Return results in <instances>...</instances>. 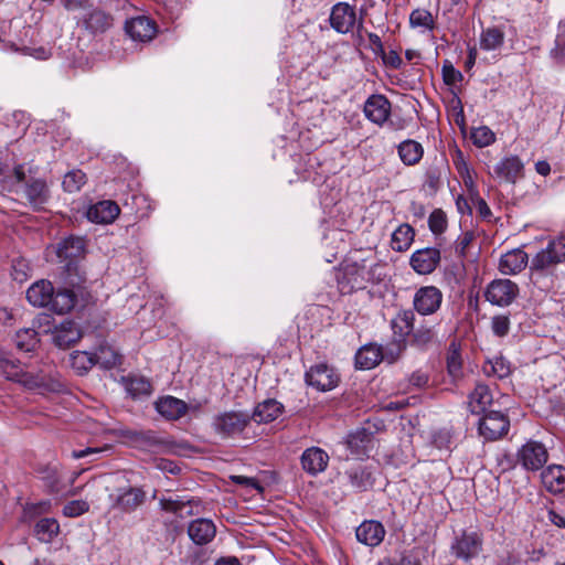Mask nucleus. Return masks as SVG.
<instances>
[{
	"label": "nucleus",
	"instance_id": "1a4fd4ad",
	"mask_svg": "<svg viewBox=\"0 0 565 565\" xmlns=\"http://www.w3.org/2000/svg\"><path fill=\"white\" fill-rule=\"evenodd\" d=\"M111 509L122 513L135 512L147 498L146 491L140 487L119 488L115 494H110Z\"/></svg>",
	"mask_w": 565,
	"mask_h": 565
},
{
	"label": "nucleus",
	"instance_id": "39448f33",
	"mask_svg": "<svg viewBox=\"0 0 565 565\" xmlns=\"http://www.w3.org/2000/svg\"><path fill=\"white\" fill-rule=\"evenodd\" d=\"M548 460V451L544 444L529 440L516 452V462L526 471H539Z\"/></svg>",
	"mask_w": 565,
	"mask_h": 565
},
{
	"label": "nucleus",
	"instance_id": "680f3d73",
	"mask_svg": "<svg viewBox=\"0 0 565 565\" xmlns=\"http://www.w3.org/2000/svg\"><path fill=\"white\" fill-rule=\"evenodd\" d=\"M471 202L475 204L479 215L482 218H488L491 216L492 213L489 205L482 198L479 196L478 193L471 194Z\"/></svg>",
	"mask_w": 565,
	"mask_h": 565
},
{
	"label": "nucleus",
	"instance_id": "c03bdc74",
	"mask_svg": "<svg viewBox=\"0 0 565 565\" xmlns=\"http://www.w3.org/2000/svg\"><path fill=\"white\" fill-rule=\"evenodd\" d=\"M14 343L20 351L31 352L39 344L38 332L33 328L21 329L15 333Z\"/></svg>",
	"mask_w": 565,
	"mask_h": 565
},
{
	"label": "nucleus",
	"instance_id": "c756f323",
	"mask_svg": "<svg viewBox=\"0 0 565 565\" xmlns=\"http://www.w3.org/2000/svg\"><path fill=\"white\" fill-rule=\"evenodd\" d=\"M494 173L507 182L515 183L523 175V163L516 156L504 158L494 167Z\"/></svg>",
	"mask_w": 565,
	"mask_h": 565
},
{
	"label": "nucleus",
	"instance_id": "dca6fc26",
	"mask_svg": "<svg viewBox=\"0 0 565 565\" xmlns=\"http://www.w3.org/2000/svg\"><path fill=\"white\" fill-rule=\"evenodd\" d=\"M125 31L135 41L148 42L156 36L157 24L150 18L139 15L126 21Z\"/></svg>",
	"mask_w": 565,
	"mask_h": 565
},
{
	"label": "nucleus",
	"instance_id": "79ce46f5",
	"mask_svg": "<svg viewBox=\"0 0 565 565\" xmlns=\"http://www.w3.org/2000/svg\"><path fill=\"white\" fill-rule=\"evenodd\" d=\"M505 34L498 26L484 29L480 35V47L484 51H493L500 49L504 43Z\"/></svg>",
	"mask_w": 565,
	"mask_h": 565
},
{
	"label": "nucleus",
	"instance_id": "20e7f679",
	"mask_svg": "<svg viewBox=\"0 0 565 565\" xmlns=\"http://www.w3.org/2000/svg\"><path fill=\"white\" fill-rule=\"evenodd\" d=\"M250 423L248 413L241 411H228L215 416L213 422L214 430L223 437L241 435Z\"/></svg>",
	"mask_w": 565,
	"mask_h": 565
},
{
	"label": "nucleus",
	"instance_id": "4c0bfd02",
	"mask_svg": "<svg viewBox=\"0 0 565 565\" xmlns=\"http://www.w3.org/2000/svg\"><path fill=\"white\" fill-rule=\"evenodd\" d=\"M372 434L365 428L356 429L350 433L347 438L348 448L354 456H363L367 451V446L371 443Z\"/></svg>",
	"mask_w": 565,
	"mask_h": 565
},
{
	"label": "nucleus",
	"instance_id": "f8f14e48",
	"mask_svg": "<svg viewBox=\"0 0 565 565\" xmlns=\"http://www.w3.org/2000/svg\"><path fill=\"white\" fill-rule=\"evenodd\" d=\"M308 385L321 392L331 391L338 386L340 376L334 369L324 363L311 366L305 375Z\"/></svg>",
	"mask_w": 565,
	"mask_h": 565
},
{
	"label": "nucleus",
	"instance_id": "a878e982",
	"mask_svg": "<svg viewBox=\"0 0 565 565\" xmlns=\"http://www.w3.org/2000/svg\"><path fill=\"white\" fill-rule=\"evenodd\" d=\"M527 262V254L521 248H515L501 256L499 269L504 275H515L526 267Z\"/></svg>",
	"mask_w": 565,
	"mask_h": 565
},
{
	"label": "nucleus",
	"instance_id": "2eb2a0df",
	"mask_svg": "<svg viewBox=\"0 0 565 565\" xmlns=\"http://www.w3.org/2000/svg\"><path fill=\"white\" fill-rule=\"evenodd\" d=\"M391 102L381 94L371 95L364 103L365 117L377 126H383L391 115Z\"/></svg>",
	"mask_w": 565,
	"mask_h": 565
},
{
	"label": "nucleus",
	"instance_id": "13d9d810",
	"mask_svg": "<svg viewBox=\"0 0 565 565\" xmlns=\"http://www.w3.org/2000/svg\"><path fill=\"white\" fill-rule=\"evenodd\" d=\"M11 49L13 51H17V52L18 51L22 52L25 55L33 56L36 60H47L52 55L51 50L46 49L44 46H39V47H28V46H24L22 49H18L14 44H11Z\"/></svg>",
	"mask_w": 565,
	"mask_h": 565
},
{
	"label": "nucleus",
	"instance_id": "864d4df0",
	"mask_svg": "<svg viewBox=\"0 0 565 565\" xmlns=\"http://www.w3.org/2000/svg\"><path fill=\"white\" fill-rule=\"evenodd\" d=\"M441 73L444 83L448 86L455 85L456 83L461 82L463 79L462 73L455 68L452 63L448 60L444 61Z\"/></svg>",
	"mask_w": 565,
	"mask_h": 565
},
{
	"label": "nucleus",
	"instance_id": "a18cd8bd",
	"mask_svg": "<svg viewBox=\"0 0 565 565\" xmlns=\"http://www.w3.org/2000/svg\"><path fill=\"white\" fill-rule=\"evenodd\" d=\"M484 372L488 375H494L498 379H505L511 373L510 362L505 360L503 356H494L484 366Z\"/></svg>",
	"mask_w": 565,
	"mask_h": 565
},
{
	"label": "nucleus",
	"instance_id": "c85d7f7f",
	"mask_svg": "<svg viewBox=\"0 0 565 565\" xmlns=\"http://www.w3.org/2000/svg\"><path fill=\"white\" fill-rule=\"evenodd\" d=\"M350 486L359 492L367 491L373 487L374 479L371 470L362 465H356L345 471Z\"/></svg>",
	"mask_w": 565,
	"mask_h": 565
},
{
	"label": "nucleus",
	"instance_id": "8fccbe9b",
	"mask_svg": "<svg viewBox=\"0 0 565 565\" xmlns=\"http://www.w3.org/2000/svg\"><path fill=\"white\" fill-rule=\"evenodd\" d=\"M471 140L477 147L483 148L495 141V135L489 127L480 126L472 129Z\"/></svg>",
	"mask_w": 565,
	"mask_h": 565
},
{
	"label": "nucleus",
	"instance_id": "a19ab883",
	"mask_svg": "<svg viewBox=\"0 0 565 565\" xmlns=\"http://www.w3.org/2000/svg\"><path fill=\"white\" fill-rule=\"evenodd\" d=\"M95 364L103 369L110 370L121 364V355L110 345L103 344L94 353Z\"/></svg>",
	"mask_w": 565,
	"mask_h": 565
},
{
	"label": "nucleus",
	"instance_id": "7ed1b4c3",
	"mask_svg": "<svg viewBox=\"0 0 565 565\" xmlns=\"http://www.w3.org/2000/svg\"><path fill=\"white\" fill-rule=\"evenodd\" d=\"M329 22L340 34L350 33L355 26L359 32L363 29V19L358 21L355 8L348 2H338L331 8Z\"/></svg>",
	"mask_w": 565,
	"mask_h": 565
},
{
	"label": "nucleus",
	"instance_id": "473e14b6",
	"mask_svg": "<svg viewBox=\"0 0 565 565\" xmlns=\"http://www.w3.org/2000/svg\"><path fill=\"white\" fill-rule=\"evenodd\" d=\"M397 153L402 162L405 166L411 167L417 164L422 160L424 156V148L418 141L414 139H406L398 145Z\"/></svg>",
	"mask_w": 565,
	"mask_h": 565
},
{
	"label": "nucleus",
	"instance_id": "58836bf2",
	"mask_svg": "<svg viewBox=\"0 0 565 565\" xmlns=\"http://www.w3.org/2000/svg\"><path fill=\"white\" fill-rule=\"evenodd\" d=\"M60 533V524L53 518H42L34 525V535L39 541L50 543Z\"/></svg>",
	"mask_w": 565,
	"mask_h": 565
},
{
	"label": "nucleus",
	"instance_id": "412c9836",
	"mask_svg": "<svg viewBox=\"0 0 565 565\" xmlns=\"http://www.w3.org/2000/svg\"><path fill=\"white\" fill-rule=\"evenodd\" d=\"M385 533L383 524L375 520L364 521L355 530L356 540L372 547L382 543Z\"/></svg>",
	"mask_w": 565,
	"mask_h": 565
},
{
	"label": "nucleus",
	"instance_id": "cd10ccee",
	"mask_svg": "<svg viewBox=\"0 0 565 565\" xmlns=\"http://www.w3.org/2000/svg\"><path fill=\"white\" fill-rule=\"evenodd\" d=\"M383 361V348L369 343L359 349L355 354V366L361 370H371Z\"/></svg>",
	"mask_w": 565,
	"mask_h": 565
},
{
	"label": "nucleus",
	"instance_id": "bf43d9fd",
	"mask_svg": "<svg viewBox=\"0 0 565 565\" xmlns=\"http://www.w3.org/2000/svg\"><path fill=\"white\" fill-rule=\"evenodd\" d=\"M441 171L438 167H430L425 173V184L433 191H437L440 185Z\"/></svg>",
	"mask_w": 565,
	"mask_h": 565
},
{
	"label": "nucleus",
	"instance_id": "603ef678",
	"mask_svg": "<svg viewBox=\"0 0 565 565\" xmlns=\"http://www.w3.org/2000/svg\"><path fill=\"white\" fill-rule=\"evenodd\" d=\"M428 226L434 235L443 234L447 228V215L440 210H434L428 217Z\"/></svg>",
	"mask_w": 565,
	"mask_h": 565
},
{
	"label": "nucleus",
	"instance_id": "f3484780",
	"mask_svg": "<svg viewBox=\"0 0 565 565\" xmlns=\"http://www.w3.org/2000/svg\"><path fill=\"white\" fill-rule=\"evenodd\" d=\"M131 439L141 448L152 452H168L172 449L173 443L160 437L153 430H140L131 433Z\"/></svg>",
	"mask_w": 565,
	"mask_h": 565
},
{
	"label": "nucleus",
	"instance_id": "393cba45",
	"mask_svg": "<svg viewBox=\"0 0 565 565\" xmlns=\"http://www.w3.org/2000/svg\"><path fill=\"white\" fill-rule=\"evenodd\" d=\"M85 250L84 239L70 236L61 241L56 246V255L61 262H67V267L79 258Z\"/></svg>",
	"mask_w": 565,
	"mask_h": 565
},
{
	"label": "nucleus",
	"instance_id": "37998d69",
	"mask_svg": "<svg viewBox=\"0 0 565 565\" xmlns=\"http://www.w3.org/2000/svg\"><path fill=\"white\" fill-rule=\"evenodd\" d=\"M70 365L77 375H84L95 365L94 353L74 351L70 354Z\"/></svg>",
	"mask_w": 565,
	"mask_h": 565
},
{
	"label": "nucleus",
	"instance_id": "6e6d98bb",
	"mask_svg": "<svg viewBox=\"0 0 565 565\" xmlns=\"http://www.w3.org/2000/svg\"><path fill=\"white\" fill-rule=\"evenodd\" d=\"M475 239V234L471 231L462 233L456 241L455 252L460 258H466L468 248Z\"/></svg>",
	"mask_w": 565,
	"mask_h": 565
},
{
	"label": "nucleus",
	"instance_id": "49530a36",
	"mask_svg": "<svg viewBox=\"0 0 565 565\" xmlns=\"http://www.w3.org/2000/svg\"><path fill=\"white\" fill-rule=\"evenodd\" d=\"M409 24L412 28L433 30L435 26V21L430 11L426 9H415L409 15Z\"/></svg>",
	"mask_w": 565,
	"mask_h": 565
},
{
	"label": "nucleus",
	"instance_id": "2f4dec72",
	"mask_svg": "<svg viewBox=\"0 0 565 565\" xmlns=\"http://www.w3.org/2000/svg\"><path fill=\"white\" fill-rule=\"evenodd\" d=\"M436 341V331L433 326L420 323L414 327L408 343L418 350H427Z\"/></svg>",
	"mask_w": 565,
	"mask_h": 565
},
{
	"label": "nucleus",
	"instance_id": "c9c22d12",
	"mask_svg": "<svg viewBox=\"0 0 565 565\" xmlns=\"http://www.w3.org/2000/svg\"><path fill=\"white\" fill-rule=\"evenodd\" d=\"M84 24L93 33H103L113 25V18L100 9H93L85 14Z\"/></svg>",
	"mask_w": 565,
	"mask_h": 565
},
{
	"label": "nucleus",
	"instance_id": "4d7b16f0",
	"mask_svg": "<svg viewBox=\"0 0 565 565\" xmlns=\"http://www.w3.org/2000/svg\"><path fill=\"white\" fill-rule=\"evenodd\" d=\"M492 331L498 337H504L510 330V319L508 316H494L491 321Z\"/></svg>",
	"mask_w": 565,
	"mask_h": 565
},
{
	"label": "nucleus",
	"instance_id": "7c9ffc66",
	"mask_svg": "<svg viewBox=\"0 0 565 565\" xmlns=\"http://www.w3.org/2000/svg\"><path fill=\"white\" fill-rule=\"evenodd\" d=\"M0 371L10 381L24 385L33 384L32 376L23 370L20 361L10 360L3 354H0Z\"/></svg>",
	"mask_w": 565,
	"mask_h": 565
},
{
	"label": "nucleus",
	"instance_id": "9d476101",
	"mask_svg": "<svg viewBox=\"0 0 565 565\" xmlns=\"http://www.w3.org/2000/svg\"><path fill=\"white\" fill-rule=\"evenodd\" d=\"M519 295V287L510 279H495L491 281L484 292L486 299L492 305L507 307Z\"/></svg>",
	"mask_w": 565,
	"mask_h": 565
},
{
	"label": "nucleus",
	"instance_id": "e433bc0d",
	"mask_svg": "<svg viewBox=\"0 0 565 565\" xmlns=\"http://www.w3.org/2000/svg\"><path fill=\"white\" fill-rule=\"evenodd\" d=\"M415 230L407 223L401 224L392 234L391 247L395 252H406L414 242Z\"/></svg>",
	"mask_w": 565,
	"mask_h": 565
},
{
	"label": "nucleus",
	"instance_id": "a211bd4d",
	"mask_svg": "<svg viewBox=\"0 0 565 565\" xmlns=\"http://www.w3.org/2000/svg\"><path fill=\"white\" fill-rule=\"evenodd\" d=\"M79 327L71 320L63 321L52 331V341L60 349H67L74 345L81 338Z\"/></svg>",
	"mask_w": 565,
	"mask_h": 565
},
{
	"label": "nucleus",
	"instance_id": "9b49d317",
	"mask_svg": "<svg viewBox=\"0 0 565 565\" xmlns=\"http://www.w3.org/2000/svg\"><path fill=\"white\" fill-rule=\"evenodd\" d=\"M443 292L435 286H423L416 290L413 307L422 316H431L443 303Z\"/></svg>",
	"mask_w": 565,
	"mask_h": 565
},
{
	"label": "nucleus",
	"instance_id": "5fc2aeb1",
	"mask_svg": "<svg viewBox=\"0 0 565 565\" xmlns=\"http://www.w3.org/2000/svg\"><path fill=\"white\" fill-rule=\"evenodd\" d=\"M88 510V502L84 500H74L64 505L63 514L68 518H76L86 513Z\"/></svg>",
	"mask_w": 565,
	"mask_h": 565
},
{
	"label": "nucleus",
	"instance_id": "338daca9",
	"mask_svg": "<svg viewBox=\"0 0 565 565\" xmlns=\"http://www.w3.org/2000/svg\"><path fill=\"white\" fill-rule=\"evenodd\" d=\"M498 465L501 467V471H507L515 466V460L511 454L504 452L498 457Z\"/></svg>",
	"mask_w": 565,
	"mask_h": 565
},
{
	"label": "nucleus",
	"instance_id": "69168bd1",
	"mask_svg": "<svg viewBox=\"0 0 565 565\" xmlns=\"http://www.w3.org/2000/svg\"><path fill=\"white\" fill-rule=\"evenodd\" d=\"M547 521L558 529H565V515L554 509L547 511Z\"/></svg>",
	"mask_w": 565,
	"mask_h": 565
},
{
	"label": "nucleus",
	"instance_id": "4468645a",
	"mask_svg": "<svg viewBox=\"0 0 565 565\" xmlns=\"http://www.w3.org/2000/svg\"><path fill=\"white\" fill-rule=\"evenodd\" d=\"M23 194L34 211H41L51 199L47 182L41 178L30 177L23 185Z\"/></svg>",
	"mask_w": 565,
	"mask_h": 565
},
{
	"label": "nucleus",
	"instance_id": "ddd939ff",
	"mask_svg": "<svg viewBox=\"0 0 565 565\" xmlns=\"http://www.w3.org/2000/svg\"><path fill=\"white\" fill-rule=\"evenodd\" d=\"M441 262V253L437 247L416 249L411 258L409 266L418 275H429L436 270Z\"/></svg>",
	"mask_w": 565,
	"mask_h": 565
},
{
	"label": "nucleus",
	"instance_id": "ea45409f",
	"mask_svg": "<svg viewBox=\"0 0 565 565\" xmlns=\"http://www.w3.org/2000/svg\"><path fill=\"white\" fill-rule=\"evenodd\" d=\"M125 387L132 398L149 396L152 393V384L142 376H128L124 379Z\"/></svg>",
	"mask_w": 565,
	"mask_h": 565
},
{
	"label": "nucleus",
	"instance_id": "bb28decb",
	"mask_svg": "<svg viewBox=\"0 0 565 565\" xmlns=\"http://www.w3.org/2000/svg\"><path fill=\"white\" fill-rule=\"evenodd\" d=\"M284 411V405L274 399L268 398L262 403H258L254 408V412L250 416V420H254L257 424H268L278 418Z\"/></svg>",
	"mask_w": 565,
	"mask_h": 565
},
{
	"label": "nucleus",
	"instance_id": "423d86ee",
	"mask_svg": "<svg viewBox=\"0 0 565 565\" xmlns=\"http://www.w3.org/2000/svg\"><path fill=\"white\" fill-rule=\"evenodd\" d=\"M483 545V537L477 531H462L451 544V553L462 562H469L477 557Z\"/></svg>",
	"mask_w": 565,
	"mask_h": 565
},
{
	"label": "nucleus",
	"instance_id": "0eeeda50",
	"mask_svg": "<svg viewBox=\"0 0 565 565\" xmlns=\"http://www.w3.org/2000/svg\"><path fill=\"white\" fill-rule=\"evenodd\" d=\"M341 294L349 295L366 288L370 280V271L364 265H347L337 278Z\"/></svg>",
	"mask_w": 565,
	"mask_h": 565
},
{
	"label": "nucleus",
	"instance_id": "774afa93",
	"mask_svg": "<svg viewBox=\"0 0 565 565\" xmlns=\"http://www.w3.org/2000/svg\"><path fill=\"white\" fill-rule=\"evenodd\" d=\"M231 480L239 486L249 487V488H259L258 482L254 478L245 477V476H231Z\"/></svg>",
	"mask_w": 565,
	"mask_h": 565
},
{
	"label": "nucleus",
	"instance_id": "72a5a7b5",
	"mask_svg": "<svg viewBox=\"0 0 565 565\" xmlns=\"http://www.w3.org/2000/svg\"><path fill=\"white\" fill-rule=\"evenodd\" d=\"M415 323V313L411 309L402 310L391 321V327L397 339H405L411 337Z\"/></svg>",
	"mask_w": 565,
	"mask_h": 565
},
{
	"label": "nucleus",
	"instance_id": "3c124183",
	"mask_svg": "<svg viewBox=\"0 0 565 565\" xmlns=\"http://www.w3.org/2000/svg\"><path fill=\"white\" fill-rule=\"evenodd\" d=\"M447 370H448V373L454 379H457L461 375L462 361H461L459 350L456 348L455 343H451L449 347V351L447 354Z\"/></svg>",
	"mask_w": 565,
	"mask_h": 565
},
{
	"label": "nucleus",
	"instance_id": "f03ea898",
	"mask_svg": "<svg viewBox=\"0 0 565 565\" xmlns=\"http://www.w3.org/2000/svg\"><path fill=\"white\" fill-rule=\"evenodd\" d=\"M565 262V236H559L548 242L531 260L530 269L536 274H548L558 264Z\"/></svg>",
	"mask_w": 565,
	"mask_h": 565
},
{
	"label": "nucleus",
	"instance_id": "5701e85b",
	"mask_svg": "<svg viewBox=\"0 0 565 565\" xmlns=\"http://www.w3.org/2000/svg\"><path fill=\"white\" fill-rule=\"evenodd\" d=\"M216 534V526L212 520L196 519L190 522L188 535L196 545L210 543Z\"/></svg>",
	"mask_w": 565,
	"mask_h": 565
},
{
	"label": "nucleus",
	"instance_id": "e2e57ef3",
	"mask_svg": "<svg viewBox=\"0 0 565 565\" xmlns=\"http://www.w3.org/2000/svg\"><path fill=\"white\" fill-rule=\"evenodd\" d=\"M383 62L386 66L393 70H399L403 65L402 57L394 50H391L388 53L383 54Z\"/></svg>",
	"mask_w": 565,
	"mask_h": 565
},
{
	"label": "nucleus",
	"instance_id": "09e8293b",
	"mask_svg": "<svg viewBox=\"0 0 565 565\" xmlns=\"http://www.w3.org/2000/svg\"><path fill=\"white\" fill-rule=\"evenodd\" d=\"M407 341L405 339H394L385 348H383V361L392 364L395 363L405 351Z\"/></svg>",
	"mask_w": 565,
	"mask_h": 565
},
{
	"label": "nucleus",
	"instance_id": "052dcab7",
	"mask_svg": "<svg viewBox=\"0 0 565 565\" xmlns=\"http://www.w3.org/2000/svg\"><path fill=\"white\" fill-rule=\"evenodd\" d=\"M552 54L557 60L565 58V23L559 24V32L556 35L555 47L552 50Z\"/></svg>",
	"mask_w": 565,
	"mask_h": 565
},
{
	"label": "nucleus",
	"instance_id": "6ab92c4d",
	"mask_svg": "<svg viewBox=\"0 0 565 565\" xmlns=\"http://www.w3.org/2000/svg\"><path fill=\"white\" fill-rule=\"evenodd\" d=\"M300 461L307 473L317 476L327 469L329 455L322 448L310 447L302 452Z\"/></svg>",
	"mask_w": 565,
	"mask_h": 565
},
{
	"label": "nucleus",
	"instance_id": "f704fd0d",
	"mask_svg": "<svg viewBox=\"0 0 565 565\" xmlns=\"http://www.w3.org/2000/svg\"><path fill=\"white\" fill-rule=\"evenodd\" d=\"M492 403V394L486 384H477L469 395V407L473 414L487 413V407Z\"/></svg>",
	"mask_w": 565,
	"mask_h": 565
},
{
	"label": "nucleus",
	"instance_id": "aec40b11",
	"mask_svg": "<svg viewBox=\"0 0 565 565\" xmlns=\"http://www.w3.org/2000/svg\"><path fill=\"white\" fill-rule=\"evenodd\" d=\"M154 408L167 420H178L188 413L189 406L184 401L167 395L154 402Z\"/></svg>",
	"mask_w": 565,
	"mask_h": 565
},
{
	"label": "nucleus",
	"instance_id": "f257e3e1",
	"mask_svg": "<svg viewBox=\"0 0 565 565\" xmlns=\"http://www.w3.org/2000/svg\"><path fill=\"white\" fill-rule=\"evenodd\" d=\"M26 299L38 308H49L51 311L65 315L77 303V295L68 288L55 289L47 279L33 282L26 290Z\"/></svg>",
	"mask_w": 565,
	"mask_h": 565
},
{
	"label": "nucleus",
	"instance_id": "6e6552de",
	"mask_svg": "<svg viewBox=\"0 0 565 565\" xmlns=\"http://www.w3.org/2000/svg\"><path fill=\"white\" fill-rule=\"evenodd\" d=\"M510 420L508 416L501 412L490 411L479 419V434L486 440H497L508 434Z\"/></svg>",
	"mask_w": 565,
	"mask_h": 565
},
{
	"label": "nucleus",
	"instance_id": "de8ad7c7",
	"mask_svg": "<svg viewBox=\"0 0 565 565\" xmlns=\"http://www.w3.org/2000/svg\"><path fill=\"white\" fill-rule=\"evenodd\" d=\"M86 183V174L82 170H72L64 175L62 186L64 191L74 193Z\"/></svg>",
	"mask_w": 565,
	"mask_h": 565
},
{
	"label": "nucleus",
	"instance_id": "b1692460",
	"mask_svg": "<svg viewBox=\"0 0 565 565\" xmlns=\"http://www.w3.org/2000/svg\"><path fill=\"white\" fill-rule=\"evenodd\" d=\"M543 487L553 494L565 491V467L559 465H550L541 472Z\"/></svg>",
	"mask_w": 565,
	"mask_h": 565
},
{
	"label": "nucleus",
	"instance_id": "4be33fe9",
	"mask_svg": "<svg viewBox=\"0 0 565 565\" xmlns=\"http://www.w3.org/2000/svg\"><path fill=\"white\" fill-rule=\"evenodd\" d=\"M120 209L115 201L104 200L92 205L86 215L90 222L97 224H110L119 215Z\"/></svg>",
	"mask_w": 565,
	"mask_h": 565
},
{
	"label": "nucleus",
	"instance_id": "0e129e2a",
	"mask_svg": "<svg viewBox=\"0 0 565 565\" xmlns=\"http://www.w3.org/2000/svg\"><path fill=\"white\" fill-rule=\"evenodd\" d=\"M429 376L426 372H423L422 370H417L412 373L409 376V384L417 387L423 388L428 384Z\"/></svg>",
	"mask_w": 565,
	"mask_h": 565
}]
</instances>
